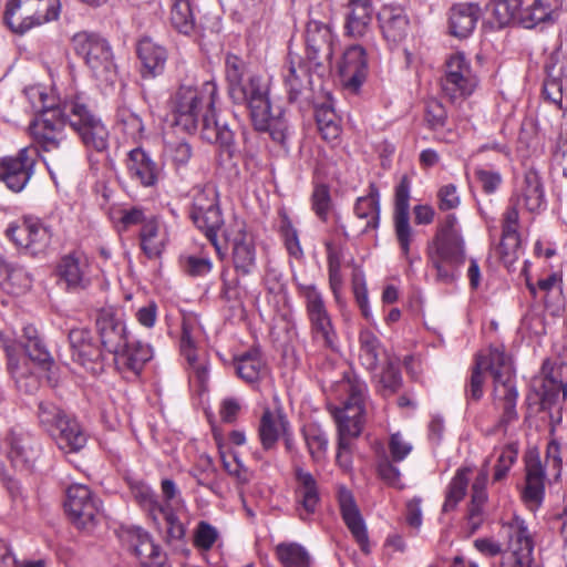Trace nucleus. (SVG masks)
Masks as SVG:
<instances>
[{
	"mask_svg": "<svg viewBox=\"0 0 567 567\" xmlns=\"http://www.w3.org/2000/svg\"><path fill=\"white\" fill-rule=\"evenodd\" d=\"M466 259L465 241L454 214L439 223L426 246V261L439 282L452 284Z\"/></svg>",
	"mask_w": 567,
	"mask_h": 567,
	"instance_id": "obj_5",
	"label": "nucleus"
},
{
	"mask_svg": "<svg viewBox=\"0 0 567 567\" xmlns=\"http://www.w3.org/2000/svg\"><path fill=\"white\" fill-rule=\"evenodd\" d=\"M184 271L192 277H203L212 271L213 264L208 257L186 256L182 258Z\"/></svg>",
	"mask_w": 567,
	"mask_h": 567,
	"instance_id": "obj_64",
	"label": "nucleus"
},
{
	"mask_svg": "<svg viewBox=\"0 0 567 567\" xmlns=\"http://www.w3.org/2000/svg\"><path fill=\"white\" fill-rule=\"evenodd\" d=\"M4 350L8 359V371L17 388L24 393H33L39 386V380L31 371L29 361L19 357L13 347L6 346Z\"/></svg>",
	"mask_w": 567,
	"mask_h": 567,
	"instance_id": "obj_34",
	"label": "nucleus"
},
{
	"mask_svg": "<svg viewBox=\"0 0 567 567\" xmlns=\"http://www.w3.org/2000/svg\"><path fill=\"white\" fill-rule=\"evenodd\" d=\"M372 0H348L344 13L346 35L362 39L372 32Z\"/></svg>",
	"mask_w": 567,
	"mask_h": 567,
	"instance_id": "obj_28",
	"label": "nucleus"
},
{
	"mask_svg": "<svg viewBox=\"0 0 567 567\" xmlns=\"http://www.w3.org/2000/svg\"><path fill=\"white\" fill-rule=\"evenodd\" d=\"M493 16L498 27H506L519 21L523 0H492Z\"/></svg>",
	"mask_w": 567,
	"mask_h": 567,
	"instance_id": "obj_52",
	"label": "nucleus"
},
{
	"mask_svg": "<svg viewBox=\"0 0 567 567\" xmlns=\"http://www.w3.org/2000/svg\"><path fill=\"white\" fill-rule=\"evenodd\" d=\"M308 452L313 461H319L328 446V437L317 424H308L302 429Z\"/></svg>",
	"mask_w": 567,
	"mask_h": 567,
	"instance_id": "obj_53",
	"label": "nucleus"
},
{
	"mask_svg": "<svg viewBox=\"0 0 567 567\" xmlns=\"http://www.w3.org/2000/svg\"><path fill=\"white\" fill-rule=\"evenodd\" d=\"M153 358V349L141 341H126V344L113 354L115 367L121 372L138 375L145 363Z\"/></svg>",
	"mask_w": 567,
	"mask_h": 567,
	"instance_id": "obj_32",
	"label": "nucleus"
},
{
	"mask_svg": "<svg viewBox=\"0 0 567 567\" xmlns=\"http://www.w3.org/2000/svg\"><path fill=\"white\" fill-rule=\"evenodd\" d=\"M481 16V9L476 3H457L450 10L449 25L452 35L457 38L468 37Z\"/></svg>",
	"mask_w": 567,
	"mask_h": 567,
	"instance_id": "obj_35",
	"label": "nucleus"
},
{
	"mask_svg": "<svg viewBox=\"0 0 567 567\" xmlns=\"http://www.w3.org/2000/svg\"><path fill=\"white\" fill-rule=\"evenodd\" d=\"M338 404H328V410L338 427L337 463L343 468L351 466V440L358 437L365 422L368 386L355 377L347 375L332 388Z\"/></svg>",
	"mask_w": 567,
	"mask_h": 567,
	"instance_id": "obj_2",
	"label": "nucleus"
},
{
	"mask_svg": "<svg viewBox=\"0 0 567 567\" xmlns=\"http://www.w3.org/2000/svg\"><path fill=\"white\" fill-rule=\"evenodd\" d=\"M31 284L30 274L22 266L11 264L6 275V286L2 288L12 293H21L28 290Z\"/></svg>",
	"mask_w": 567,
	"mask_h": 567,
	"instance_id": "obj_54",
	"label": "nucleus"
},
{
	"mask_svg": "<svg viewBox=\"0 0 567 567\" xmlns=\"http://www.w3.org/2000/svg\"><path fill=\"white\" fill-rule=\"evenodd\" d=\"M6 441L8 457L14 467L27 468L37 460L39 444L27 431L13 427L10 430Z\"/></svg>",
	"mask_w": 567,
	"mask_h": 567,
	"instance_id": "obj_26",
	"label": "nucleus"
},
{
	"mask_svg": "<svg viewBox=\"0 0 567 567\" xmlns=\"http://www.w3.org/2000/svg\"><path fill=\"white\" fill-rule=\"evenodd\" d=\"M289 427V422L281 411L266 409L259 423V436L265 450H271L278 439Z\"/></svg>",
	"mask_w": 567,
	"mask_h": 567,
	"instance_id": "obj_38",
	"label": "nucleus"
},
{
	"mask_svg": "<svg viewBox=\"0 0 567 567\" xmlns=\"http://www.w3.org/2000/svg\"><path fill=\"white\" fill-rule=\"evenodd\" d=\"M246 74V62L238 55L228 53L225 59V78L227 82V89L244 81Z\"/></svg>",
	"mask_w": 567,
	"mask_h": 567,
	"instance_id": "obj_60",
	"label": "nucleus"
},
{
	"mask_svg": "<svg viewBox=\"0 0 567 567\" xmlns=\"http://www.w3.org/2000/svg\"><path fill=\"white\" fill-rule=\"evenodd\" d=\"M31 220L32 217H25L20 221L11 223L6 229V236L18 247L21 249L28 250V246L31 240Z\"/></svg>",
	"mask_w": 567,
	"mask_h": 567,
	"instance_id": "obj_58",
	"label": "nucleus"
},
{
	"mask_svg": "<svg viewBox=\"0 0 567 567\" xmlns=\"http://www.w3.org/2000/svg\"><path fill=\"white\" fill-rule=\"evenodd\" d=\"M217 96V84L206 81L200 87L181 85L173 99L174 124L186 133L197 130L199 117L212 114Z\"/></svg>",
	"mask_w": 567,
	"mask_h": 567,
	"instance_id": "obj_7",
	"label": "nucleus"
},
{
	"mask_svg": "<svg viewBox=\"0 0 567 567\" xmlns=\"http://www.w3.org/2000/svg\"><path fill=\"white\" fill-rule=\"evenodd\" d=\"M42 105L40 114L30 123L29 131L44 153V163L52 175L62 172L73 161L72 143L64 134V125L79 135L83 145L91 151L103 153L109 148L110 133L105 124L89 105L84 92L70 90L59 102L48 103V97L38 92Z\"/></svg>",
	"mask_w": 567,
	"mask_h": 567,
	"instance_id": "obj_1",
	"label": "nucleus"
},
{
	"mask_svg": "<svg viewBox=\"0 0 567 567\" xmlns=\"http://www.w3.org/2000/svg\"><path fill=\"white\" fill-rule=\"evenodd\" d=\"M117 123L121 125L123 132L131 138L141 136L144 125L138 114L131 111L128 107H120L116 113Z\"/></svg>",
	"mask_w": 567,
	"mask_h": 567,
	"instance_id": "obj_57",
	"label": "nucleus"
},
{
	"mask_svg": "<svg viewBox=\"0 0 567 567\" xmlns=\"http://www.w3.org/2000/svg\"><path fill=\"white\" fill-rule=\"evenodd\" d=\"M72 359L93 374L104 369L105 354L92 332L85 328L70 330L68 334Z\"/></svg>",
	"mask_w": 567,
	"mask_h": 567,
	"instance_id": "obj_18",
	"label": "nucleus"
},
{
	"mask_svg": "<svg viewBox=\"0 0 567 567\" xmlns=\"http://www.w3.org/2000/svg\"><path fill=\"white\" fill-rule=\"evenodd\" d=\"M556 10L558 9L549 0H535L522 11L518 23L527 29L534 28L540 22L554 20Z\"/></svg>",
	"mask_w": 567,
	"mask_h": 567,
	"instance_id": "obj_45",
	"label": "nucleus"
},
{
	"mask_svg": "<svg viewBox=\"0 0 567 567\" xmlns=\"http://www.w3.org/2000/svg\"><path fill=\"white\" fill-rule=\"evenodd\" d=\"M56 274L60 282L70 292H80L91 286L89 259L81 252H70L61 257Z\"/></svg>",
	"mask_w": 567,
	"mask_h": 567,
	"instance_id": "obj_22",
	"label": "nucleus"
},
{
	"mask_svg": "<svg viewBox=\"0 0 567 567\" xmlns=\"http://www.w3.org/2000/svg\"><path fill=\"white\" fill-rule=\"evenodd\" d=\"M545 495V471L539 460L526 464V483L522 496L529 507H538Z\"/></svg>",
	"mask_w": 567,
	"mask_h": 567,
	"instance_id": "obj_37",
	"label": "nucleus"
},
{
	"mask_svg": "<svg viewBox=\"0 0 567 567\" xmlns=\"http://www.w3.org/2000/svg\"><path fill=\"white\" fill-rule=\"evenodd\" d=\"M136 54L141 63V75L143 79H154L164 72L167 51L153 39H141L136 45Z\"/></svg>",
	"mask_w": 567,
	"mask_h": 567,
	"instance_id": "obj_31",
	"label": "nucleus"
},
{
	"mask_svg": "<svg viewBox=\"0 0 567 567\" xmlns=\"http://www.w3.org/2000/svg\"><path fill=\"white\" fill-rule=\"evenodd\" d=\"M546 78L543 84V94L545 99L554 104L561 102L563 84L560 80V71H556L555 64L545 65Z\"/></svg>",
	"mask_w": 567,
	"mask_h": 567,
	"instance_id": "obj_55",
	"label": "nucleus"
},
{
	"mask_svg": "<svg viewBox=\"0 0 567 567\" xmlns=\"http://www.w3.org/2000/svg\"><path fill=\"white\" fill-rule=\"evenodd\" d=\"M305 299L306 315L312 341L320 348L337 350L338 336L321 292L315 285H297Z\"/></svg>",
	"mask_w": 567,
	"mask_h": 567,
	"instance_id": "obj_10",
	"label": "nucleus"
},
{
	"mask_svg": "<svg viewBox=\"0 0 567 567\" xmlns=\"http://www.w3.org/2000/svg\"><path fill=\"white\" fill-rule=\"evenodd\" d=\"M72 48L96 81L106 85L117 78V65L110 42L99 33L81 31L71 39Z\"/></svg>",
	"mask_w": 567,
	"mask_h": 567,
	"instance_id": "obj_8",
	"label": "nucleus"
},
{
	"mask_svg": "<svg viewBox=\"0 0 567 567\" xmlns=\"http://www.w3.org/2000/svg\"><path fill=\"white\" fill-rule=\"evenodd\" d=\"M471 473V470L467 467H461L456 471L455 475L451 480L446 495L445 501L442 506V511L444 513H449L457 506V504L464 498L467 492L468 486V475Z\"/></svg>",
	"mask_w": 567,
	"mask_h": 567,
	"instance_id": "obj_46",
	"label": "nucleus"
},
{
	"mask_svg": "<svg viewBox=\"0 0 567 567\" xmlns=\"http://www.w3.org/2000/svg\"><path fill=\"white\" fill-rule=\"evenodd\" d=\"M546 206L542 179L534 169L527 171L522 181L517 183L502 220V238L497 248L498 255L505 264H512L520 246L518 234V209L525 208L530 213L539 212Z\"/></svg>",
	"mask_w": 567,
	"mask_h": 567,
	"instance_id": "obj_4",
	"label": "nucleus"
},
{
	"mask_svg": "<svg viewBox=\"0 0 567 567\" xmlns=\"http://www.w3.org/2000/svg\"><path fill=\"white\" fill-rule=\"evenodd\" d=\"M477 84L478 79L463 52L453 53L446 59L441 86L451 101L472 95Z\"/></svg>",
	"mask_w": 567,
	"mask_h": 567,
	"instance_id": "obj_13",
	"label": "nucleus"
},
{
	"mask_svg": "<svg viewBox=\"0 0 567 567\" xmlns=\"http://www.w3.org/2000/svg\"><path fill=\"white\" fill-rule=\"evenodd\" d=\"M297 482L295 495L299 505V517L302 520L316 513L320 503L319 485L315 476L301 467L295 470Z\"/></svg>",
	"mask_w": 567,
	"mask_h": 567,
	"instance_id": "obj_30",
	"label": "nucleus"
},
{
	"mask_svg": "<svg viewBox=\"0 0 567 567\" xmlns=\"http://www.w3.org/2000/svg\"><path fill=\"white\" fill-rule=\"evenodd\" d=\"M226 241L231 245V260L237 275H250L256 268L254 237L246 229V223L235 218L223 230Z\"/></svg>",
	"mask_w": 567,
	"mask_h": 567,
	"instance_id": "obj_16",
	"label": "nucleus"
},
{
	"mask_svg": "<svg viewBox=\"0 0 567 567\" xmlns=\"http://www.w3.org/2000/svg\"><path fill=\"white\" fill-rule=\"evenodd\" d=\"M52 231L45 226L40 219L33 218L31 220V233L30 245L28 246V251L32 255H37L43 251L51 241Z\"/></svg>",
	"mask_w": 567,
	"mask_h": 567,
	"instance_id": "obj_56",
	"label": "nucleus"
},
{
	"mask_svg": "<svg viewBox=\"0 0 567 567\" xmlns=\"http://www.w3.org/2000/svg\"><path fill=\"white\" fill-rule=\"evenodd\" d=\"M338 73L344 89L359 92L369 74L367 51L361 44L348 47L338 61Z\"/></svg>",
	"mask_w": 567,
	"mask_h": 567,
	"instance_id": "obj_20",
	"label": "nucleus"
},
{
	"mask_svg": "<svg viewBox=\"0 0 567 567\" xmlns=\"http://www.w3.org/2000/svg\"><path fill=\"white\" fill-rule=\"evenodd\" d=\"M50 436L58 447L65 453L79 452L87 442V434L73 416L66 419Z\"/></svg>",
	"mask_w": 567,
	"mask_h": 567,
	"instance_id": "obj_33",
	"label": "nucleus"
},
{
	"mask_svg": "<svg viewBox=\"0 0 567 567\" xmlns=\"http://www.w3.org/2000/svg\"><path fill=\"white\" fill-rule=\"evenodd\" d=\"M494 352H503L498 348H492L487 355H478L476 363L472 369L468 385L466 388V398L468 400L478 401L483 396L484 371H489L495 382L494 370H498L501 364L493 360Z\"/></svg>",
	"mask_w": 567,
	"mask_h": 567,
	"instance_id": "obj_39",
	"label": "nucleus"
},
{
	"mask_svg": "<svg viewBox=\"0 0 567 567\" xmlns=\"http://www.w3.org/2000/svg\"><path fill=\"white\" fill-rule=\"evenodd\" d=\"M493 360L501 364L495 373L494 408L499 412L497 423L487 434L507 432L508 426L518 420L516 403L518 393L514 383V370L509 357L505 352H494Z\"/></svg>",
	"mask_w": 567,
	"mask_h": 567,
	"instance_id": "obj_9",
	"label": "nucleus"
},
{
	"mask_svg": "<svg viewBox=\"0 0 567 567\" xmlns=\"http://www.w3.org/2000/svg\"><path fill=\"white\" fill-rule=\"evenodd\" d=\"M306 55L310 68L317 71L326 63L330 64L333 55L334 35L329 23L310 18L305 33Z\"/></svg>",
	"mask_w": 567,
	"mask_h": 567,
	"instance_id": "obj_17",
	"label": "nucleus"
},
{
	"mask_svg": "<svg viewBox=\"0 0 567 567\" xmlns=\"http://www.w3.org/2000/svg\"><path fill=\"white\" fill-rule=\"evenodd\" d=\"M279 561L285 567H310L311 556L308 550L298 543H281L276 547Z\"/></svg>",
	"mask_w": 567,
	"mask_h": 567,
	"instance_id": "obj_48",
	"label": "nucleus"
},
{
	"mask_svg": "<svg viewBox=\"0 0 567 567\" xmlns=\"http://www.w3.org/2000/svg\"><path fill=\"white\" fill-rule=\"evenodd\" d=\"M193 223L204 231L207 239L215 247L218 255L221 248L218 244L217 233L224 226V218L219 207L218 193L215 186L205 185L196 188L189 212Z\"/></svg>",
	"mask_w": 567,
	"mask_h": 567,
	"instance_id": "obj_11",
	"label": "nucleus"
},
{
	"mask_svg": "<svg viewBox=\"0 0 567 567\" xmlns=\"http://www.w3.org/2000/svg\"><path fill=\"white\" fill-rule=\"evenodd\" d=\"M95 324L101 344L109 354L113 355L126 344L127 331L121 309L114 307L100 309Z\"/></svg>",
	"mask_w": 567,
	"mask_h": 567,
	"instance_id": "obj_19",
	"label": "nucleus"
},
{
	"mask_svg": "<svg viewBox=\"0 0 567 567\" xmlns=\"http://www.w3.org/2000/svg\"><path fill=\"white\" fill-rule=\"evenodd\" d=\"M359 341L360 361L367 370L373 371L378 367L382 353L381 342L370 330H362L359 336Z\"/></svg>",
	"mask_w": 567,
	"mask_h": 567,
	"instance_id": "obj_47",
	"label": "nucleus"
},
{
	"mask_svg": "<svg viewBox=\"0 0 567 567\" xmlns=\"http://www.w3.org/2000/svg\"><path fill=\"white\" fill-rule=\"evenodd\" d=\"M141 499L148 506L150 512L154 519L158 516L166 522L167 525V540H183L185 536V526L179 522L172 508L163 507L154 497L150 489L141 492Z\"/></svg>",
	"mask_w": 567,
	"mask_h": 567,
	"instance_id": "obj_40",
	"label": "nucleus"
},
{
	"mask_svg": "<svg viewBox=\"0 0 567 567\" xmlns=\"http://www.w3.org/2000/svg\"><path fill=\"white\" fill-rule=\"evenodd\" d=\"M167 152L177 171L185 168L193 156V148L186 141L171 143L167 146Z\"/></svg>",
	"mask_w": 567,
	"mask_h": 567,
	"instance_id": "obj_63",
	"label": "nucleus"
},
{
	"mask_svg": "<svg viewBox=\"0 0 567 567\" xmlns=\"http://www.w3.org/2000/svg\"><path fill=\"white\" fill-rule=\"evenodd\" d=\"M284 80L289 90V100H297L298 95L310 84V75L308 70L301 64L297 65L290 61L284 70Z\"/></svg>",
	"mask_w": 567,
	"mask_h": 567,
	"instance_id": "obj_50",
	"label": "nucleus"
},
{
	"mask_svg": "<svg viewBox=\"0 0 567 567\" xmlns=\"http://www.w3.org/2000/svg\"><path fill=\"white\" fill-rule=\"evenodd\" d=\"M381 392L384 396L392 395L399 391L402 384L400 370L392 362L383 369L380 375Z\"/></svg>",
	"mask_w": 567,
	"mask_h": 567,
	"instance_id": "obj_62",
	"label": "nucleus"
},
{
	"mask_svg": "<svg viewBox=\"0 0 567 567\" xmlns=\"http://www.w3.org/2000/svg\"><path fill=\"white\" fill-rule=\"evenodd\" d=\"M338 501L342 519L349 528L351 535L360 546L364 554L370 553V544L364 519L355 504V501L350 491L340 488Z\"/></svg>",
	"mask_w": 567,
	"mask_h": 567,
	"instance_id": "obj_27",
	"label": "nucleus"
},
{
	"mask_svg": "<svg viewBox=\"0 0 567 567\" xmlns=\"http://www.w3.org/2000/svg\"><path fill=\"white\" fill-rule=\"evenodd\" d=\"M140 241L143 252L151 259L161 256L165 248L166 234L162 231L155 216L144 223L140 231Z\"/></svg>",
	"mask_w": 567,
	"mask_h": 567,
	"instance_id": "obj_41",
	"label": "nucleus"
},
{
	"mask_svg": "<svg viewBox=\"0 0 567 567\" xmlns=\"http://www.w3.org/2000/svg\"><path fill=\"white\" fill-rule=\"evenodd\" d=\"M125 166L130 178L143 187H154L163 175V168L142 147L127 153Z\"/></svg>",
	"mask_w": 567,
	"mask_h": 567,
	"instance_id": "obj_25",
	"label": "nucleus"
},
{
	"mask_svg": "<svg viewBox=\"0 0 567 567\" xmlns=\"http://www.w3.org/2000/svg\"><path fill=\"white\" fill-rule=\"evenodd\" d=\"M227 90L235 104L246 105L249 109L256 131L269 133L274 142L287 147V142L293 130L286 112L279 107L272 109L269 99V81L266 78L250 74Z\"/></svg>",
	"mask_w": 567,
	"mask_h": 567,
	"instance_id": "obj_3",
	"label": "nucleus"
},
{
	"mask_svg": "<svg viewBox=\"0 0 567 567\" xmlns=\"http://www.w3.org/2000/svg\"><path fill=\"white\" fill-rule=\"evenodd\" d=\"M200 135L208 143L218 145L220 157L229 161L238 154L235 133L226 122L216 115L215 110L212 114L203 116Z\"/></svg>",
	"mask_w": 567,
	"mask_h": 567,
	"instance_id": "obj_24",
	"label": "nucleus"
},
{
	"mask_svg": "<svg viewBox=\"0 0 567 567\" xmlns=\"http://www.w3.org/2000/svg\"><path fill=\"white\" fill-rule=\"evenodd\" d=\"M235 370L241 380L250 384L258 382L267 372L266 364L257 350L246 352L237 358Z\"/></svg>",
	"mask_w": 567,
	"mask_h": 567,
	"instance_id": "obj_43",
	"label": "nucleus"
},
{
	"mask_svg": "<svg viewBox=\"0 0 567 567\" xmlns=\"http://www.w3.org/2000/svg\"><path fill=\"white\" fill-rule=\"evenodd\" d=\"M123 539L142 567L164 566L166 561L165 553L144 529L140 527L130 528L123 534Z\"/></svg>",
	"mask_w": 567,
	"mask_h": 567,
	"instance_id": "obj_23",
	"label": "nucleus"
},
{
	"mask_svg": "<svg viewBox=\"0 0 567 567\" xmlns=\"http://www.w3.org/2000/svg\"><path fill=\"white\" fill-rule=\"evenodd\" d=\"M23 348L30 361L34 362L45 371L51 369L54 361L51 353L47 349L43 339L31 343H23Z\"/></svg>",
	"mask_w": 567,
	"mask_h": 567,
	"instance_id": "obj_59",
	"label": "nucleus"
},
{
	"mask_svg": "<svg viewBox=\"0 0 567 567\" xmlns=\"http://www.w3.org/2000/svg\"><path fill=\"white\" fill-rule=\"evenodd\" d=\"M71 415L50 401L38 403L37 417L39 425L50 435Z\"/></svg>",
	"mask_w": 567,
	"mask_h": 567,
	"instance_id": "obj_49",
	"label": "nucleus"
},
{
	"mask_svg": "<svg viewBox=\"0 0 567 567\" xmlns=\"http://www.w3.org/2000/svg\"><path fill=\"white\" fill-rule=\"evenodd\" d=\"M501 535L506 539L505 551L498 542L491 538H478L474 546L486 556L502 554L501 567H532L534 542L525 520L514 516L502 525Z\"/></svg>",
	"mask_w": 567,
	"mask_h": 567,
	"instance_id": "obj_6",
	"label": "nucleus"
},
{
	"mask_svg": "<svg viewBox=\"0 0 567 567\" xmlns=\"http://www.w3.org/2000/svg\"><path fill=\"white\" fill-rule=\"evenodd\" d=\"M39 157V148L29 145L19 150L16 155L0 158V182L13 193H21L32 175Z\"/></svg>",
	"mask_w": 567,
	"mask_h": 567,
	"instance_id": "obj_15",
	"label": "nucleus"
},
{
	"mask_svg": "<svg viewBox=\"0 0 567 567\" xmlns=\"http://www.w3.org/2000/svg\"><path fill=\"white\" fill-rule=\"evenodd\" d=\"M544 378L539 386V395L543 404L554 405L567 400V383L558 380L549 364L545 362L542 368Z\"/></svg>",
	"mask_w": 567,
	"mask_h": 567,
	"instance_id": "obj_42",
	"label": "nucleus"
},
{
	"mask_svg": "<svg viewBox=\"0 0 567 567\" xmlns=\"http://www.w3.org/2000/svg\"><path fill=\"white\" fill-rule=\"evenodd\" d=\"M64 508L72 524L79 529L90 530L101 516V501L83 484L68 487Z\"/></svg>",
	"mask_w": 567,
	"mask_h": 567,
	"instance_id": "obj_14",
	"label": "nucleus"
},
{
	"mask_svg": "<svg viewBox=\"0 0 567 567\" xmlns=\"http://www.w3.org/2000/svg\"><path fill=\"white\" fill-rule=\"evenodd\" d=\"M316 122L321 137L333 142L341 134V126L334 111L329 106H320L316 110Z\"/></svg>",
	"mask_w": 567,
	"mask_h": 567,
	"instance_id": "obj_51",
	"label": "nucleus"
},
{
	"mask_svg": "<svg viewBox=\"0 0 567 567\" xmlns=\"http://www.w3.org/2000/svg\"><path fill=\"white\" fill-rule=\"evenodd\" d=\"M169 21L182 34L190 35L196 30L193 0H172Z\"/></svg>",
	"mask_w": 567,
	"mask_h": 567,
	"instance_id": "obj_44",
	"label": "nucleus"
},
{
	"mask_svg": "<svg viewBox=\"0 0 567 567\" xmlns=\"http://www.w3.org/2000/svg\"><path fill=\"white\" fill-rule=\"evenodd\" d=\"M410 193L411 181L403 175L395 186L394 193V227L395 235L403 256L409 259L412 228L410 226Z\"/></svg>",
	"mask_w": 567,
	"mask_h": 567,
	"instance_id": "obj_21",
	"label": "nucleus"
},
{
	"mask_svg": "<svg viewBox=\"0 0 567 567\" xmlns=\"http://www.w3.org/2000/svg\"><path fill=\"white\" fill-rule=\"evenodd\" d=\"M486 501L487 492L485 489H472L471 504L467 515L472 532L476 530L483 522V506Z\"/></svg>",
	"mask_w": 567,
	"mask_h": 567,
	"instance_id": "obj_61",
	"label": "nucleus"
},
{
	"mask_svg": "<svg viewBox=\"0 0 567 567\" xmlns=\"http://www.w3.org/2000/svg\"><path fill=\"white\" fill-rule=\"evenodd\" d=\"M353 212L357 219L362 221V225L358 227L360 234L378 228L380 220V204L379 190L374 185H371L370 193L368 195L357 199Z\"/></svg>",
	"mask_w": 567,
	"mask_h": 567,
	"instance_id": "obj_36",
	"label": "nucleus"
},
{
	"mask_svg": "<svg viewBox=\"0 0 567 567\" xmlns=\"http://www.w3.org/2000/svg\"><path fill=\"white\" fill-rule=\"evenodd\" d=\"M56 0H10L7 3L4 21L14 32L23 34L35 25L58 18Z\"/></svg>",
	"mask_w": 567,
	"mask_h": 567,
	"instance_id": "obj_12",
	"label": "nucleus"
},
{
	"mask_svg": "<svg viewBox=\"0 0 567 567\" xmlns=\"http://www.w3.org/2000/svg\"><path fill=\"white\" fill-rule=\"evenodd\" d=\"M383 38L390 45H398L409 33L410 21L403 8L393 4H386L378 13Z\"/></svg>",
	"mask_w": 567,
	"mask_h": 567,
	"instance_id": "obj_29",
	"label": "nucleus"
}]
</instances>
